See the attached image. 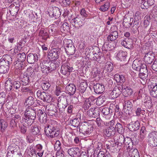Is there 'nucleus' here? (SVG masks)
I'll return each instance as SVG.
<instances>
[{
    "label": "nucleus",
    "instance_id": "obj_52",
    "mask_svg": "<svg viewBox=\"0 0 157 157\" xmlns=\"http://www.w3.org/2000/svg\"><path fill=\"white\" fill-rule=\"evenodd\" d=\"M69 29V24L66 22H64L60 28L61 31H63L64 32H67Z\"/></svg>",
    "mask_w": 157,
    "mask_h": 157
},
{
    "label": "nucleus",
    "instance_id": "obj_64",
    "mask_svg": "<svg viewBox=\"0 0 157 157\" xmlns=\"http://www.w3.org/2000/svg\"><path fill=\"white\" fill-rule=\"evenodd\" d=\"M45 92L44 91H41L40 90H38L36 93V96L38 98L42 100L44 96Z\"/></svg>",
    "mask_w": 157,
    "mask_h": 157
},
{
    "label": "nucleus",
    "instance_id": "obj_15",
    "mask_svg": "<svg viewBox=\"0 0 157 157\" xmlns=\"http://www.w3.org/2000/svg\"><path fill=\"white\" fill-rule=\"evenodd\" d=\"M71 22L73 26L77 29H78L83 25L81 18L78 16L72 19Z\"/></svg>",
    "mask_w": 157,
    "mask_h": 157
},
{
    "label": "nucleus",
    "instance_id": "obj_37",
    "mask_svg": "<svg viewBox=\"0 0 157 157\" xmlns=\"http://www.w3.org/2000/svg\"><path fill=\"white\" fill-rule=\"evenodd\" d=\"M113 69V63L110 62H107L105 64V66L104 71H105V72H111Z\"/></svg>",
    "mask_w": 157,
    "mask_h": 157
},
{
    "label": "nucleus",
    "instance_id": "obj_12",
    "mask_svg": "<svg viewBox=\"0 0 157 157\" xmlns=\"http://www.w3.org/2000/svg\"><path fill=\"white\" fill-rule=\"evenodd\" d=\"M148 142L153 146H157V132L152 131L148 135Z\"/></svg>",
    "mask_w": 157,
    "mask_h": 157
},
{
    "label": "nucleus",
    "instance_id": "obj_24",
    "mask_svg": "<svg viewBox=\"0 0 157 157\" xmlns=\"http://www.w3.org/2000/svg\"><path fill=\"white\" fill-rule=\"evenodd\" d=\"M121 44L122 46L127 48L130 49L133 47L132 41L129 38L124 39L121 41Z\"/></svg>",
    "mask_w": 157,
    "mask_h": 157
},
{
    "label": "nucleus",
    "instance_id": "obj_48",
    "mask_svg": "<svg viewBox=\"0 0 157 157\" xmlns=\"http://www.w3.org/2000/svg\"><path fill=\"white\" fill-rule=\"evenodd\" d=\"M105 101L106 98L105 96H100L97 98L96 101V104L98 105H101L103 104Z\"/></svg>",
    "mask_w": 157,
    "mask_h": 157
},
{
    "label": "nucleus",
    "instance_id": "obj_42",
    "mask_svg": "<svg viewBox=\"0 0 157 157\" xmlns=\"http://www.w3.org/2000/svg\"><path fill=\"white\" fill-rule=\"evenodd\" d=\"M123 91L125 97L130 96L133 93L132 90L128 86H126V88H124Z\"/></svg>",
    "mask_w": 157,
    "mask_h": 157
},
{
    "label": "nucleus",
    "instance_id": "obj_45",
    "mask_svg": "<svg viewBox=\"0 0 157 157\" xmlns=\"http://www.w3.org/2000/svg\"><path fill=\"white\" fill-rule=\"evenodd\" d=\"M52 100V98L51 95L48 93H45L44 96L42 100L44 101H46L48 103L51 102Z\"/></svg>",
    "mask_w": 157,
    "mask_h": 157
},
{
    "label": "nucleus",
    "instance_id": "obj_46",
    "mask_svg": "<svg viewBox=\"0 0 157 157\" xmlns=\"http://www.w3.org/2000/svg\"><path fill=\"white\" fill-rule=\"evenodd\" d=\"M10 9L9 10L10 13L12 15L14 16L17 15L19 10V7L17 6H13V8L10 7Z\"/></svg>",
    "mask_w": 157,
    "mask_h": 157
},
{
    "label": "nucleus",
    "instance_id": "obj_6",
    "mask_svg": "<svg viewBox=\"0 0 157 157\" xmlns=\"http://www.w3.org/2000/svg\"><path fill=\"white\" fill-rule=\"evenodd\" d=\"M75 70L72 64L69 62H67L62 65L60 69V72L63 75L70 74V72L74 71Z\"/></svg>",
    "mask_w": 157,
    "mask_h": 157
},
{
    "label": "nucleus",
    "instance_id": "obj_63",
    "mask_svg": "<svg viewBox=\"0 0 157 157\" xmlns=\"http://www.w3.org/2000/svg\"><path fill=\"white\" fill-rule=\"evenodd\" d=\"M131 21H132L133 25L137 26H138V25L140 24V21L139 19H138L137 18H136V17H135L134 19L132 18H130V21L131 22Z\"/></svg>",
    "mask_w": 157,
    "mask_h": 157
},
{
    "label": "nucleus",
    "instance_id": "obj_44",
    "mask_svg": "<svg viewBox=\"0 0 157 157\" xmlns=\"http://www.w3.org/2000/svg\"><path fill=\"white\" fill-rule=\"evenodd\" d=\"M58 2L63 7L69 6L71 2L70 0H57Z\"/></svg>",
    "mask_w": 157,
    "mask_h": 157
},
{
    "label": "nucleus",
    "instance_id": "obj_14",
    "mask_svg": "<svg viewBox=\"0 0 157 157\" xmlns=\"http://www.w3.org/2000/svg\"><path fill=\"white\" fill-rule=\"evenodd\" d=\"M68 153L73 157H79L81 153V150L78 147H72L68 150Z\"/></svg>",
    "mask_w": 157,
    "mask_h": 157
},
{
    "label": "nucleus",
    "instance_id": "obj_26",
    "mask_svg": "<svg viewBox=\"0 0 157 157\" xmlns=\"http://www.w3.org/2000/svg\"><path fill=\"white\" fill-rule=\"evenodd\" d=\"M115 132V129L113 127H109L106 129L104 133L107 137H109L114 136Z\"/></svg>",
    "mask_w": 157,
    "mask_h": 157
},
{
    "label": "nucleus",
    "instance_id": "obj_18",
    "mask_svg": "<svg viewBox=\"0 0 157 157\" xmlns=\"http://www.w3.org/2000/svg\"><path fill=\"white\" fill-rule=\"evenodd\" d=\"M140 124L138 121L132 122L128 125V128L129 130L132 132L138 130L140 127Z\"/></svg>",
    "mask_w": 157,
    "mask_h": 157
},
{
    "label": "nucleus",
    "instance_id": "obj_27",
    "mask_svg": "<svg viewBox=\"0 0 157 157\" xmlns=\"http://www.w3.org/2000/svg\"><path fill=\"white\" fill-rule=\"evenodd\" d=\"M148 75V73L147 69H144V70H141L140 71L139 76L144 81L147 79Z\"/></svg>",
    "mask_w": 157,
    "mask_h": 157
},
{
    "label": "nucleus",
    "instance_id": "obj_32",
    "mask_svg": "<svg viewBox=\"0 0 157 157\" xmlns=\"http://www.w3.org/2000/svg\"><path fill=\"white\" fill-rule=\"evenodd\" d=\"M5 89L6 91L10 92L13 88V83L11 79L9 78L5 83Z\"/></svg>",
    "mask_w": 157,
    "mask_h": 157
},
{
    "label": "nucleus",
    "instance_id": "obj_62",
    "mask_svg": "<svg viewBox=\"0 0 157 157\" xmlns=\"http://www.w3.org/2000/svg\"><path fill=\"white\" fill-rule=\"evenodd\" d=\"M13 83V90L15 89L16 90H18L21 86V83L17 81H14Z\"/></svg>",
    "mask_w": 157,
    "mask_h": 157
},
{
    "label": "nucleus",
    "instance_id": "obj_29",
    "mask_svg": "<svg viewBox=\"0 0 157 157\" xmlns=\"http://www.w3.org/2000/svg\"><path fill=\"white\" fill-rule=\"evenodd\" d=\"M52 62L51 63L49 66H48L47 73L50 72L55 70L56 67L59 66V64L57 62L56 63L55 61H52Z\"/></svg>",
    "mask_w": 157,
    "mask_h": 157
},
{
    "label": "nucleus",
    "instance_id": "obj_36",
    "mask_svg": "<svg viewBox=\"0 0 157 157\" xmlns=\"http://www.w3.org/2000/svg\"><path fill=\"white\" fill-rule=\"evenodd\" d=\"M22 85L26 86L30 82V78L27 75L24 73L21 78Z\"/></svg>",
    "mask_w": 157,
    "mask_h": 157
},
{
    "label": "nucleus",
    "instance_id": "obj_13",
    "mask_svg": "<svg viewBox=\"0 0 157 157\" xmlns=\"http://www.w3.org/2000/svg\"><path fill=\"white\" fill-rule=\"evenodd\" d=\"M67 40L63 41V43L64 44V48L65 51L67 54L69 55H72L74 54L75 52V46L72 44H66L65 42Z\"/></svg>",
    "mask_w": 157,
    "mask_h": 157
},
{
    "label": "nucleus",
    "instance_id": "obj_30",
    "mask_svg": "<svg viewBox=\"0 0 157 157\" xmlns=\"http://www.w3.org/2000/svg\"><path fill=\"white\" fill-rule=\"evenodd\" d=\"M128 155L130 157H140L139 153L137 149H131L128 151Z\"/></svg>",
    "mask_w": 157,
    "mask_h": 157
},
{
    "label": "nucleus",
    "instance_id": "obj_54",
    "mask_svg": "<svg viewBox=\"0 0 157 157\" xmlns=\"http://www.w3.org/2000/svg\"><path fill=\"white\" fill-rule=\"evenodd\" d=\"M53 13L55 16V18L58 17L60 15V12L59 9L56 7H55L53 8L52 10Z\"/></svg>",
    "mask_w": 157,
    "mask_h": 157
},
{
    "label": "nucleus",
    "instance_id": "obj_5",
    "mask_svg": "<svg viewBox=\"0 0 157 157\" xmlns=\"http://www.w3.org/2000/svg\"><path fill=\"white\" fill-rule=\"evenodd\" d=\"M11 62L9 61L3 57L0 59V73L6 74L9 70V65Z\"/></svg>",
    "mask_w": 157,
    "mask_h": 157
},
{
    "label": "nucleus",
    "instance_id": "obj_57",
    "mask_svg": "<svg viewBox=\"0 0 157 157\" xmlns=\"http://www.w3.org/2000/svg\"><path fill=\"white\" fill-rule=\"evenodd\" d=\"M152 101L150 97L147 96L145 97L144 103L146 104V105H147V104H148V105L147 106L148 108L151 107L152 105Z\"/></svg>",
    "mask_w": 157,
    "mask_h": 157
},
{
    "label": "nucleus",
    "instance_id": "obj_31",
    "mask_svg": "<svg viewBox=\"0 0 157 157\" xmlns=\"http://www.w3.org/2000/svg\"><path fill=\"white\" fill-rule=\"evenodd\" d=\"M28 157H36V152L35 149L33 147H28L26 149Z\"/></svg>",
    "mask_w": 157,
    "mask_h": 157
},
{
    "label": "nucleus",
    "instance_id": "obj_23",
    "mask_svg": "<svg viewBox=\"0 0 157 157\" xmlns=\"http://www.w3.org/2000/svg\"><path fill=\"white\" fill-rule=\"evenodd\" d=\"M154 54L152 52L147 53L144 57V61L147 64H151L154 59Z\"/></svg>",
    "mask_w": 157,
    "mask_h": 157
},
{
    "label": "nucleus",
    "instance_id": "obj_8",
    "mask_svg": "<svg viewBox=\"0 0 157 157\" xmlns=\"http://www.w3.org/2000/svg\"><path fill=\"white\" fill-rule=\"evenodd\" d=\"M22 118L21 114H15L13 115L10 122V126L12 128L17 126L20 123L22 124Z\"/></svg>",
    "mask_w": 157,
    "mask_h": 157
},
{
    "label": "nucleus",
    "instance_id": "obj_4",
    "mask_svg": "<svg viewBox=\"0 0 157 157\" xmlns=\"http://www.w3.org/2000/svg\"><path fill=\"white\" fill-rule=\"evenodd\" d=\"M68 96L62 95L58 98V101L59 113L61 114L65 111V108L67 106V97Z\"/></svg>",
    "mask_w": 157,
    "mask_h": 157
},
{
    "label": "nucleus",
    "instance_id": "obj_56",
    "mask_svg": "<svg viewBox=\"0 0 157 157\" xmlns=\"http://www.w3.org/2000/svg\"><path fill=\"white\" fill-rule=\"evenodd\" d=\"M70 123L71 125L75 127H78V125L79 124L78 119V118H75L71 120L70 121Z\"/></svg>",
    "mask_w": 157,
    "mask_h": 157
},
{
    "label": "nucleus",
    "instance_id": "obj_60",
    "mask_svg": "<svg viewBox=\"0 0 157 157\" xmlns=\"http://www.w3.org/2000/svg\"><path fill=\"white\" fill-rule=\"evenodd\" d=\"M51 86V85L48 82H43L41 84V87L44 90H48Z\"/></svg>",
    "mask_w": 157,
    "mask_h": 157
},
{
    "label": "nucleus",
    "instance_id": "obj_19",
    "mask_svg": "<svg viewBox=\"0 0 157 157\" xmlns=\"http://www.w3.org/2000/svg\"><path fill=\"white\" fill-rule=\"evenodd\" d=\"M38 58L36 54L30 53L27 55V60L28 63L32 64L37 61Z\"/></svg>",
    "mask_w": 157,
    "mask_h": 157
},
{
    "label": "nucleus",
    "instance_id": "obj_50",
    "mask_svg": "<svg viewBox=\"0 0 157 157\" xmlns=\"http://www.w3.org/2000/svg\"><path fill=\"white\" fill-rule=\"evenodd\" d=\"M146 134L147 131L145 127L144 126L142 127L140 129V138L142 140L144 139Z\"/></svg>",
    "mask_w": 157,
    "mask_h": 157
},
{
    "label": "nucleus",
    "instance_id": "obj_47",
    "mask_svg": "<svg viewBox=\"0 0 157 157\" xmlns=\"http://www.w3.org/2000/svg\"><path fill=\"white\" fill-rule=\"evenodd\" d=\"M25 73L29 77L30 79L33 77L35 75V72L34 71V69L32 67L28 68L26 72H25Z\"/></svg>",
    "mask_w": 157,
    "mask_h": 157
},
{
    "label": "nucleus",
    "instance_id": "obj_40",
    "mask_svg": "<svg viewBox=\"0 0 157 157\" xmlns=\"http://www.w3.org/2000/svg\"><path fill=\"white\" fill-rule=\"evenodd\" d=\"M35 102L34 98L31 96L28 97L25 100V105H28V107L31 106L34 104Z\"/></svg>",
    "mask_w": 157,
    "mask_h": 157
},
{
    "label": "nucleus",
    "instance_id": "obj_17",
    "mask_svg": "<svg viewBox=\"0 0 157 157\" xmlns=\"http://www.w3.org/2000/svg\"><path fill=\"white\" fill-rule=\"evenodd\" d=\"M37 115L40 122L44 124L47 122V116L45 112H43L41 110L39 109L37 112Z\"/></svg>",
    "mask_w": 157,
    "mask_h": 157
},
{
    "label": "nucleus",
    "instance_id": "obj_22",
    "mask_svg": "<svg viewBox=\"0 0 157 157\" xmlns=\"http://www.w3.org/2000/svg\"><path fill=\"white\" fill-rule=\"evenodd\" d=\"M76 87L73 84H70L66 86L65 92L70 95H73L76 91Z\"/></svg>",
    "mask_w": 157,
    "mask_h": 157
},
{
    "label": "nucleus",
    "instance_id": "obj_51",
    "mask_svg": "<svg viewBox=\"0 0 157 157\" xmlns=\"http://www.w3.org/2000/svg\"><path fill=\"white\" fill-rule=\"evenodd\" d=\"M109 6L110 3L109 2H107L100 7L99 10L103 12H105L108 10Z\"/></svg>",
    "mask_w": 157,
    "mask_h": 157
},
{
    "label": "nucleus",
    "instance_id": "obj_39",
    "mask_svg": "<svg viewBox=\"0 0 157 157\" xmlns=\"http://www.w3.org/2000/svg\"><path fill=\"white\" fill-rule=\"evenodd\" d=\"M30 132L33 136H35L39 135L40 131L37 125H34L31 127Z\"/></svg>",
    "mask_w": 157,
    "mask_h": 157
},
{
    "label": "nucleus",
    "instance_id": "obj_25",
    "mask_svg": "<svg viewBox=\"0 0 157 157\" xmlns=\"http://www.w3.org/2000/svg\"><path fill=\"white\" fill-rule=\"evenodd\" d=\"M16 64L18 65V66H17L18 68L15 71V74L20 75L22 73L21 71L25 69L26 65L24 62H17Z\"/></svg>",
    "mask_w": 157,
    "mask_h": 157
},
{
    "label": "nucleus",
    "instance_id": "obj_41",
    "mask_svg": "<svg viewBox=\"0 0 157 157\" xmlns=\"http://www.w3.org/2000/svg\"><path fill=\"white\" fill-rule=\"evenodd\" d=\"M8 126L7 123L3 119L0 120V131L4 132Z\"/></svg>",
    "mask_w": 157,
    "mask_h": 157
},
{
    "label": "nucleus",
    "instance_id": "obj_20",
    "mask_svg": "<svg viewBox=\"0 0 157 157\" xmlns=\"http://www.w3.org/2000/svg\"><path fill=\"white\" fill-rule=\"evenodd\" d=\"M94 90L96 94L102 93L105 90L104 85L101 83H96L94 86Z\"/></svg>",
    "mask_w": 157,
    "mask_h": 157
},
{
    "label": "nucleus",
    "instance_id": "obj_3",
    "mask_svg": "<svg viewBox=\"0 0 157 157\" xmlns=\"http://www.w3.org/2000/svg\"><path fill=\"white\" fill-rule=\"evenodd\" d=\"M93 125L87 122L81 123L79 127H77V130L79 129V132L85 136H88L91 134L93 130Z\"/></svg>",
    "mask_w": 157,
    "mask_h": 157
},
{
    "label": "nucleus",
    "instance_id": "obj_59",
    "mask_svg": "<svg viewBox=\"0 0 157 157\" xmlns=\"http://www.w3.org/2000/svg\"><path fill=\"white\" fill-rule=\"evenodd\" d=\"M135 112L136 114V115L138 116L141 117V115H142L143 116H144L145 114V110L144 109H141V108L140 107L137 108Z\"/></svg>",
    "mask_w": 157,
    "mask_h": 157
},
{
    "label": "nucleus",
    "instance_id": "obj_21",
    "mask_svg": "<svg viewBox=\"0 0 157 157\" xmlns=\"http://www.w3.org/2000/svg\"><path fill=\"white\" fill-rule=\"evenodd\" d=\"M155 84L153 82L148 87L151 95L154 98L157 97V84Z\"/></svg>",
    "mask_w": 157,
    "mask_h": 157
},
{
    "label": "nucleus",
    "instance_id": "obj_11",
    "mask_svg": "<svg viewBox=\"0 0 157 157\" xmlns=\"http://www.w3.org/2000/svg\"><path fill=\"white\" fill-rule=\"evenodd\" d=\"M118 29L117 26H113L111 28L109 32V35L107 37L109 41H113L115 40L118 36Z\"/></svg>",
    "mask_w": 157,
    "mask_h": 157
},
{
    "label": "nucleus",
    "instance_id": "obj_58",
    "mask_svg": "<svg viewBox=\"0 0 157 157\" xmlns=\"http://www.w3.org/2000/svg\"><path fill=\"white\" fill-rule=\"evenodd\" d=\"M39 34L40 36L43 37V38L44 40H46L47 38L48 34L46 31L42 29H40Z\"/></svg>",
    "mask_w": 157,
    "mask_h": 157
},
{
    "label": "nucleus",
    "instance_id": "obj_28",
    "mask_svg": "<svg viewBox=\"0 0 157 157\" xmlns=\"http://www.w3.org/2000/svg\"><path fill=\"white\" fill-rule=\"evenodd\" d=\"M142 61L139 59H136L135 60L132 64V67L133 68L137 71H139L140 67L142 65Z\"/></svg>",
    "mask_w": 157,
    "mask_h": 157
},
{
    "label": "nucleus",
    "instance_id": "obj_55",
    "mask_svg": "<svg viewBox=\"0 0 157 157\" xmlns=\"http://www.w3.org/2000/svg\"><path fill=\"white\" fill-rule=\"evenodd\" d=\"M22 124L23 125V126H21L20 128V131L21 133L23 134H25L27 131V127H29L31 126V125H25L24 124V123L22 122Z\"/></svg>",
    "mask_w": 157,
    "mask_h": 157
},
{
    "label": "nucleus",
    "instance_id": "obj_1",
    "mask_svg": "<svg viewBox=\"0 0 157 157\" xmlns=\"http://www.w3.org/2000/svg\"><path fill=\"white\" fill-rule=\"evenodd\" d=\"M24 117H22V123L24 124L31 125L36 117V110L33 107L27 108L24 112Z\"/></svg>",
    "mask_w": 157,
    "mask_h": 157
},
{
    "label": "nucleus",
    "instance_id": "obj_34",
    "mask_svg": "<svg viewBox=\"0 0 157 157\" xmlns=\"http://www.w3.org/2000/svg\"><path fill=\"white\" fill-rule=\"evenodd\" d=\"M26 56L24 52L19 53L17 54L16 58H17V62H24L25 60Z\"/></svg>",
    "mask_w": 157,
    "mask_h": 157
},
{
    "label": "nucleus",
    "instance_id": "obj_9",
    "mask_svg": "<svg viewBox=\"0 0 157 157\" xmlns=\"http://www.w3.org/2000/svg\"><path fill=\"white\" fill-rule=\"evenodd\" d=\"M60 49L58 48H53L49 51L48 57L51 61H54L59 58L60 53Z\"/></svg>",
    "mask_w": 157,
    "mask_h": 157
},
{
    "label": "nucleus",
    "instance_id": "obj_16",
    "mask_svg": "<svg viewBox=\"0 0 157 157\" xmlns=\"http://www.w3.org/2000/svg\"><path fill=\"white\" fill-rule=\"evenodd\" d=\"M47 113L50 116H52L58 113L57 108L53 104H50L48 106Z\"/></svg>",
    "mask_w": 157,
    "mask_h": 157
},
{
    "label": "nucleus",
    "instance_id": "obj_35",
    "mask_svg": "<svg viewBox=\"0 0 157 157\" xmlns=\"http://www.w3.org/2000/svg\"><path fill=\"white\" fill-rule=\"evenodd\" d=\"M87 87L86 82L84 81L80 83L78 89L80 93H83L86 91Z\"/></svg>",
    "mask_w": 157,
    "mask_h": 157
},
{
    "label": "nucleus",
    "instance_id": "obj_49",
    "mask_svg": "<svg viewBox=\"0 0 157 157\" xmlns=\"http://www.w3.org/2000/svg\"><path fill=\"white\" fill-rule=\"evenodd\" d=\"M115 128L119 134H122L124 132V129L122 125L119 123L116 124Z\"/></svg>",
    "mask_w": 157,
    "mask_h": 157
},
{
    "label": "nucleus",
    "instance_id": "obj_43",
    "mask_svg": "<svg viewBox=\"0 0 157 157\" xmlns=\"http://www.w3.org/2000/svg\"><path fill=\"white\" fill-rule=\"evenodd\" d=\"M124 109L128 111H131L132 107V104L131 101L130 100H126L125 101V103L124 105Z\"/></svg>",
    "mask_w": 157,
    "mask_h": 157
},
{
    "label": "nucleus",
    "instance_id": "obj_10",
    "mask_svg": "<svg viewBox=\"0 0 157 157\" xmlns=\"http://www.w3.org/2000/svg\"><path fill=\"white\" fill-rule=\"evenodd\" d=\"M123 89V85L119 86H116L112 91H110L109 96L111 99H114L118 97L121 94V91Z\"/></svg>",
    "mask_w": 157,
    "mask_h": 157
},
{
    "label": "nucleus",
    "instance_id": "obj_7",
    "mask_svg": "<svg viewBox=\"0 0 157 157\" xmlns=\"http://www.w3.org/2000/svg\"><path fill=\"white\" fill-rule=\"evenodd\" d=\"M125 139L124 136L122 135L118 134L115 135L114 136V144L112 147H118V149H120L123 143H124Z\"/></svg>",
    "mask_w": 157,
    "mask_h": 157
},
{
    "label": "nucleus",
    "instance_id": "obj_53",
    "mask_svg": "<svg viewBox=\"0 0 157 157\" xmlns=\"http://www.w3.org/2000/svg\"><path fill=\"white\" fill-rule=\"evenodd\" d=\"M93 110V117L95 118L99 116L100 111L101 110V109L98 107L94 108Z\"/></svg>",
    "mask_w": 157,
    "mask_h": 157
},
{
    "label": "nucleus",
    "instance_id": "obj_2",
    "mask_svg": "<svg viewBox=\"0 0 157 157\" xmlns=\"http://www.w3.org/2000/svg\"><path fill=\"white\" fill-rule=\"evenodd\" d=\"M44 132L48 137L52 139L57 137L59 134L60 131L56 126L47 124L45 127Z\"/></svg>",
    "mask_w": 157,
    "mask_h": 157
},
{
    "label": "nucleus",
    "instance_id": "obj_38",
    "mask_svg": "<svg viewBox=\"0 0 157 157\" xmlns=\"http://www.w3.org/2000/svg\"><path fill=\"white\" fill-rule=\"evenodd\" d=\"M48 63L46 61H43L40 62V66L41 68V71L42 72L44 73H47V68L48 66L47 64Z\"/></svg>",
    "mask_w": 157,
    "mask_h": 157
},
{
    "label": "nucleus",
    "instance_id": "obj_33",
    "mask_svg": "<svg viewBox=\"0 0 157 157\" xmlns=\"http://www.w3.org/2000/svg\"><path fill=\"white\" fill-rule=\"evenodd\" d=\"M127 54V53L126 52L120 51L117 53V56L121 61H126Z\"/></svg>",
    "mask_w": 157,
    "mask_h": 157
},
{
    "label": "nucleus",
    "instance_id": "obj_61",
    "mask_svg": "<svg viewBox=\"0 0 157 157\" xmlns=\"http://www.w3.org/2000/svg\"><path fill=\"white\" fill-rule=\"evenodd\" d=\"M96 98L93 96H91L88 98L86 99V102H88L91 105L95 103Z\"/></svg>",
    "mask_w": 157,
    "mask_h": 157
}]
</instances>
